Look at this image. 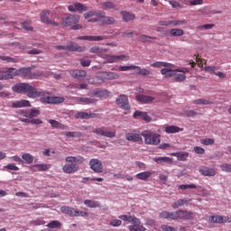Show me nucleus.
Here are the masks:
<instances>
[{
  "mask_svg": "<svg viewBox=\"0 0 231 231\" xmlns=\"http://www.w3.org/2000/svg\"><path fill=\"white\" fill-rule=\"evenodd\" d=\"M193 151L196 154H205V150L201 146H195Z\"/></svg>",
  "mask_w": 231,
  "mask_h": 231,
  "instance_id": "obj_63",
  "label": "nucleus"
},
{
  "mask_svg": "<svg viewBox=\"0 0 231 231\" xmlns=\"http://www.w3.org/2000/svg\"><path fill=\"white\" fill-rule=\"evenodd\" d=\"M78 41L98 42L104 41V36H79Z\"/></svg>",
  "mask_w": 231,
  "mask_h": 231,
  "instance_id": "obj_27",
  "label": "nucleus"
},
{
  "mask_svg": "<svg viewBox=\"0 0 231 231\" xmlns=\"http://www.w3.org/2000/svg\"><path fill=\"white\" fill-rule=\"evenodd\" d=\"M69 12H79V14H82V12H88V6L80 3H74L68 6Z\"/></svg>",
  "mask_w": 231,
  "mask_h": 231,
  "instance_id": "obj_17",
  "label": "nucleus"
},
{
  "mask_svg": "<svg viewBox=\"0 0 231 231\" xmlns=\"http://www.w3.org/2000/svg\"><path fill=\"white\" fill-rule=\"evenodd\" d=\"M185 116H189L194 118V116H198V112L194 110H188L184 112Z\"/></svg>",
  "mask_w": 231,
  "mask_h": 231,
  "instance_id": "obj_61",
  "label": "nucleus"
},
{
  "mask_svg": "<svg viewBox=\"0 0 231 231\" xmlns=\"http://www.w3.org/2000/svg\"><path fill=\"white\" fill-rule=\"evenodd\" d=\"M103 10H116V5L113 2H104L101 4Z\"/></svg>",
  "mask_w": 231,
  "mask_h": 231,
  "instance_id": "obj_40",
  "label": "nucleus"
},
{
  "mask_svg": "<svg viewBox=\"0 0 231 231\" xmlns=\"http://www.w3.org/2000/svg\"><path fill=\"white\" fill-rule=\"evenodd\" d=\"M116 104L118 107L124 109L125 111H129L131 106L129 105V98L125 95H121L116 98Z\"/></svg>",
  "mask_w": 231,
  "mask_h": 231,
  "instance_id": "obj_10",
  "label": "nucleus"
},
{
  "mask_svg": "<svg viewBox=\"0 0 231 231\" xmlns=\"http://www.w3.org/2000/svg\"><path fill=\"white\" fill-rule=\"evenodd\" d=\"M88 165L91 171L96 172V174H102V172H104V165H102V161L98 159H91Z\"/></svg>",
  "mask_w": 231,
  "mask_h": 231,
  "instance_id": "obj_8",
  "label": "nucleus"
},
{
  "mask_svg": "<svg viewBox=\"0 0 231 231\" xmlns=\"http://www.w3.org/2000/svg\"><path fill=\"white\" fill-rule=\"evenodd\" d=\"M152 68H174V65L165 61H156L151 64Z\"/></svg>",
  "mask_w": 231,
  "mask_h": 231,
  "instance_id": "obj_33",
  "label": "nucleus"
},
{
  "mask_svg": "<svg viewBox=\"0 0 231 231\" xmlns=\"http://www.w3.org/2000/svg\"><path fill=\"white\" fill-rule=\"evenodd\" d=\"M39 115H41V110H39V108H32L29 110V119L37 118Z\"/></svg>",
  "mask_w": 231,
  "mask_h": 231,
  "instance_id": "obj_45",
  "label": "nucleus"
},
{
  "mask_svg": "<svg viewBox=\"0 0 231 231\" xmlns=\"http://www.w3.org/2000/svg\"><path fill=\"white\" fill-rule=\"evenodd\" d=\"M153 162L155 163H172L171 157H154Z\"/></svg>",
  "mask_w": 231,
  "mask_h": 231,
  "instance_id": "obj_39",
  "label": "nucleus"
},
{
  "mask_svg": "<svg viewBox=\"0 0 231 231\" xmlns=\"http://www.w3.org/2000/svg\"><path fill=\"white\" fill-rule=\"evenodd\" d=\"M220 169L224 171V172H231V164L228 163H224L220 166Z\"/></svg>",
  "mask_w": 231,
  "mask_h": 231,
  "instance_id": "obj_62",
  "label": "nucleus"
},
{
  "mask_svg": "<svg viewBox=\"0 0 231 231\" xmlns=\"http://www.w3.org/2000/svg\"><path fill=\"white\" fill-rule=\"evenodd\" d=\"M16 77H23V79H26L27 80H32L33 79H39L41 75H42V72H32L31 68H22L17 69H16Z\"/></svg>",
  "mask_w": 231,
  "mask_h": 231,
  "instance_id": "obj_6",
  "label": "nucleus"
},
{
  "mask_svg": "<svg viewBox=\"0 0 231 231\" xmlns=\"http://www.w3.org/2000/svg\"><path fill=\"white\" fill-rule=\"evenodd\" d=\"M176 69H172V68H167L161 69L162 75H164L165 79H171V77L174 78V73Z\"/></svg>",
  "mask_w": 231,
  "mask_h": 231,
  "instance_id": "obj_31",
  "label": "nucleus"
},
{
  "mask_svg": "<svg viewBox=\"0 0 231 231\" xmlns=\"http://www.w3.org/2000/svg\"><path fill=\"white\" fill-rule=\"evenodd\" d=\"M178 219L182 221H188L189 219H194V212L180 209L177 211Z\"/></svg>",
  "mask_w": 231,
  "mask_h": 231,
  "instance_id": "obj_15",
  "label": "nucleus"
},
{
  "mask_svg": "<svg viewBox=\"0 0 231 231\" xmlns=\"http://www.w3.org/2000/svg\"><path fill=\"white\" fill-rule=\"evenodd\" d=\"M84 205H86V207H88V208H100V202L91 199H86L84 201Z\"/></svg>",
  "mask_w": 231,
  "mask_h": 231,
  "instance_id": "obj_35",
  "label": "nucleus"
},
{
  "mask_svg": "<svg viewBox=\"0 0 231 231\" xmlns=\"http://www.w3.org/2000/svg\"><path fill=\"white\" fill-rule=\"evenodd\" d=\"M40 19L44 24H51V26H59V23L50 20V11H42L40 14Z\"/></svg>",
  "mask_w": 231,
  "mask_h": 231,
  "instance_id": "obj_13",
  "label": "nucleus"
},
{
  "mask_svg": "<svg viewBox=\"0 0 231 231\" xmlns=\"http://www.w3.org/2000/svg\"><path fill=\"white\" fill-rule=\"evenodd\" d=\"M160 217H162V219H172L173 221H176L178 220V211H162V213H160Z\"/></svg>",
  "mask_w": 231,
  "mask_h": 231,
  "instance_id": "obj_19",
  "label": "nucleus"
},
{
  "mask_svg": "<svg viewBox=\"0 0 231 231\" xmlns=\"http://www.w3.org/2000/svg\"><path fill=\"white\" fill-rule=\"evenodd\" d=\"M149 39H152V41H156V37H152V36L141 35L139 37V41H141V42H149Z\"/></svg>",
  "mask_w": 231,
  "mask_h": 231,
  "instance_id": "obj_57",
  "label": "nucleus"
},
{
  "mask_svg": "<svg viewBox=\"0 0 231 231\" xmlns=\"http://www.w3.org/2000/svg\"><path fill=\"white\" fill-rule=\"evenodd\" d=\"M67 51H84V47L79 46L73 42H69L67 43Z\"/></svg>",
  "mask_w": 231,
  "mask_h": 231,
  "instance_id": "obj_21",
  "label": "nucleus"
},
{
  "mask_svg": "<svg viewBox=\"0 0 231 231\" xmlns=\"http://www.w3.org/2000/svg\"><path fill=\"white\" fill-rule=\"evenodd\" d=\"M172 26H181V24H187L186 20H172L171 21Z\"/></svg>",
  "mask_w": 231,
  "mask_h": 231,
  "instance_id": "obj_60",
  "label": "nucleus"
},
{
  "mask_svg": "<svg viewBox=\"0 0 231 231\" xmlns=\"http://www.w3.org/2000/svg\"><path fill=\"white\" fill-rule=\"evenodd\" d=\"M164 131L167 133V134H172L174 133H180V131H183V128H180L176 125H167L164 127Z\"/></svg>",
  "mask_w": 231,
  "mask_h": 231,
  "instance_id": "obj_32",
  "label": "nucleus"
},
{
  "mask_svg": "<svg viewBox=\"0 0 231 231\" xmlns=\"http://www.w3.org/2000/svg\"><path fill=\"white\" fill-rule=\"evenodd\" d=\"M193 104H196L197 106H210L212 104V101L208 99H196L193 100Z\"/></svg>",
  "mask_w": 231,
  "mask_h": 231,
  "instance_id": "obj_43",
  "label": "nucleus"
},
{
  "mask_svg": "<svg viewBox=\"0 0 231 231\" xmlns=\"http://www.w3.org/2000/svg\"><path fill=\"white\" fill-rule=\"evenodd\" d=\"M92 97H97V98H107L109 97V91L107 90H97L92 93Z\"/></svg>",
  "mask_w": 231,
  "mask_h": 231,
  "instance_id": "obj_37",
  "label": "nucleus"
},
{
  "mask_svg": "<svg viewBox=\"0 0 231 231\" xmlns=\"http://www.w3.org/2000/svg\"><path fill=\"white\" fill-rule=\"evenodd\" d=\"M16 69L10 68L7 70H0V80H10L16 77Z\"/></svg>",
  "mask_w": 231,
  "mask_h": 231,
  "instance_id": "obj_12",
  "label": "nucleus"
},
{
  "mask_svg": "<svg viewBox=\"0 0 231 231\" xmlns=\"http://www.w3.org/2000/svg\"><path fill=\"white\" fill-rule=\"evenodd\" d=\"M179 189L180 190H187V189H198V186L196 184H182L179 186Z\"/></svg>",
  "mask_w": 231,
  "mask_h": 231,
  "instance_id": "obj_56",
  "label": "nucleus"
},
{
  "mask_svg": "<svg viewBox=\"0 0 231 231\" xmlns=\"http://www.w3.org/2000/svg\"><path fill=\"white\" fill-rule=\"evenodd\" d=\"M70 75L74 79H78V80H80V79H84V77L88 75V72L82 69H74L70 71Z\"/></svg>",
  "mask_w": 231,
  "mask_h": 231,
  "instance_id": "obj_22",
  "label": "nucleus"
},
{
  "mask_svg": "<svg viewBox=\"0 0 231 231\" xmlns=\"http://www.w3.org/2000/svg\"><path fill=\"white\" fill-rule=\"evenodd\" d=\"M80 15L66 14L61 19V25L64 28H71V30H82V25L79 24Z\"/></svg>",
  "mask_w": 231,
  "mask_h": 231,
  "instance_id": "obj_3",
  "label": "nucleus"
},
{
  "mask_svg": "<svg viewBox=\"0 0 231 231\" xmlns=\"http://www.w3.org/2000/svg\"><path fill=\"white\" fill-rule=\"evenodd\" d=\"M162 231H176L174 226H168V225H162Z\"/></svg>",
  "mask_w": 231,
  "mask_h": 231,
  "instance_id": "obj_64",
  "label": "nucleus"
},
{
  "mask_svg": "<svg viewBox=\"0 0 231 231\" xmlns=\"http://www.w3.org/2000/svg\"><path fill=\"white\" fill-rule=\"evenodd\" d=\"M21 26L23 30H25L26 32H32L33 31V27H32L30 25V23L28 22H23L21 23Z\"/></svg>",
  "mask_w": 231,
  "mask_h": 231,
  "instance_id": "obj_55",
  "label": "nucleus"
},
{
  "mask_svg": "<svg viewBox=\"0 0 231 231\" xmlns=\"http://www.w3.org/2000/svg\"><path fill=\"white\" fill-rule=\"evenodd\" d=\"M151 176H152V172L143 171L141 173H137L135 175V178H137V180H143V181H145V180H149V178H151Z\"/></svg>",
  "mask_w": 231,
  "mask_h": 231,
  "instance_id": "obj_38",
  "label": "nucleus"
},
{
  "mask_svg": "<svg viewBox=\"0 0 231 231\" xmlns=\"http://www.w3.org/2000/svg\"><path fill=\"white\" fill-rule=\"evenodd\" d=\"M199 172L202 176H216L217 174V171L214 168H205L199 170Z\"/></svg>",
  "mask_w": 231,
  "mask_h": 231,
  "instance_id": "obj_28",
  "label": "nucleus"
},
{
  "mask_svg": "<svg viewBox=\"0 0 231 231\" xmlns=\"http://www.w3.org/2000/svg\"><path fill=\"white\" fill-rule=\"evenodd\" d=\"M100 11H89L84 14L85 19H91L92 17H98Z\"/></svg>",
  "mask_w": 231,
  "mask_h": 231,
  "instance_id": "obj_46",
  "label": "nucleus"
},
{
  "mask_svg": "<svg viewBox=\"0 0 231 231\" xmlns=\"http://www.w3.org/2000/svg\"><path fill=\"white\" fill-rule=\"evenodd\" d=\"M119 219L123 221H128V223H132V225L128 226V230L130 231H145L146 228L142 226V222L135 217L121 215L119 216Z\"/></svg>",
  "mask_w": 231,
  "mask_h": 231,
  "instance_id": "obj_4",
  "label": "nucleus"
},
{
  "mask_svg": "<svg viewBox=\"0 0 231 231\" xmlns=\"http://www.w3.org/2000/svg\"><path fill=\"white\" fill-rule=\"evenodd\" d=\"M23 160H24L25 163H27L28 165L33 163V155L30 154V153H23L22 155Z\"/></svg>",
  "mask_w": 231,
  "mask_h": 231,
  "instance_id": "obj_44",
  "label": "nucleus"
},
{
  "mask_svg": "<svg viewBox=\"0 0 231 231\" xmlns=\"http://www.w3.org/2000/svg\"><path fill=\"white\" fill-rule=\"evenodd\" d=\"M34 167H37L38 171L44 172L51 168V164H36Z\"/></svg>",
  "mask_w": 231,
  "mask_h": 231,
  "instance_id": "obj_51",
  "label": "nucleus"
},
{
  "mask_svg": "<svg viewBox=\"0 0 231 231\" xmlns=\"http://www.w3.org/2000/svg\"><path fill=\"white\" fill-rule=\"evenodd\" d=\"M21 122H23L24 124H32V125H41L42 124V120L39 118H20Z\"/></svg>",
  "mask_w": 231,
  "mask_h": 231,
  "instance_id": "obj_29",
  "label": "nucleus"
},
{
  "mask_svg": "<svg viewBox=\"0 0 231 231\" xmlns=\"http://www.w3.org/2000/svg\"><path fill=\"white\" fill-rule=\"evenodd\" d=\"M104 181V178H88V177H84L81 180V183H88V181Z\"/></svg>",
  "mask_w": 231,
  "mask_h": 231,
  "instance_id": "obj_54",
  "label": "nucleus"
},
{
  "mask_svg": "<svg viewBox=\"0 0 231 231\" xmlns=\"http://www.w3.org/2000/svg\"><path fill=\"white\" fill-rule=\"evenodd\" d=\"M171 156H175L179 162H187L189 158V152H173Z\"/></svg>",
  "mask_w": 231,
  "mask_h": 231,
  "instance_id": "obj_34",
  "label": "nucleus"
},
{
  "mask_svg": "<svg viewBox=\"0 0 231 231\" xmlns=\"http://www.w3.org/2000/svg\"><path fill=\"white\" fill-rule=\"evenodd\" d=\"M134 118L135 119H139V120H143L144 122H151V120H152V118H151V116H149V115H147L146 112H142L140 110H136L134 113Z\"/></svg>",
  "mask_w": 231,
  "mask_h": 231,
  "instance_id": "obj_18",
  "label": "nucleus"
},
{
  "mask_svg": "<svg viewBox=\"0 0 231 231\" xmlns=\"http://www.w3.org/2000/svg\"><path fill=\"white\" fill-rule=\"evenodd\" d=\"M136 100L141 104H151L154 100V97L139 94L136 96Z\"/></svg>",
  "mask_w": 231,
  "mask_h": 231,
  "instance_id": "obj_20",
  "label": "nucleus"
},
{
  "mask_svg": "<svg viewBox=\"0 0 231 231\" xmlns=\"http://www.w3.org/2000/svg\"><path fill=\"white\" fill-rule=\"evenodd\" d=\"M200 143H202V145H214L216 141L212 138H205L200 140Z\"/></svg>",
  "mask_w": 231,
  "mask_h": 231,
  "instance_id": "obj_53",
  "label": "nucleus"
},
{
  "mask_svg": "<svg viewBox=\"0 0 231 231\" xmlns=\"http://www.w3.org/2000/svg\"><path fill=\"white\" fill-rule=\"evenodd\" d=\"M223 216H212L211 217V223H223Z\"/></svg>",
  "mask_w": 231,
  "mask_h": 231,
  "instance_id": "obj_58",
  "label": "nucleus"
},
{
  "mask_svg": "<svg viewBox=\"0 0 231 231\" xmlns=\"http://www.w3.org/2000/svg\"><path fill=\"white\" fill-rule=\"evenodd\" d=\"M14 93L21 95H26L28 98H39L41 97V102L42 104H62L66 99L63 97H50V93L35 88L30 83H18L12 87Z\"/></svg>",
  "mask_w": 231,
  "mask_h": 231,
  "instance_id": "obj_1",
  "label": "nucleus"
},
{
  "mask_svg": "<svg viewBox=\"0 0 231 231\" xmlns=\"http://www.w3.org/2000/svg\"><path fill=\"white\" fill-rule=\"evenodd\" d=\"M67 138H80L82 136V133L80 132H67L65 134Z\"/></svg>",
  "mask_w": 231,
  "mask_h": 231,
  "instance_id": "obj_49",
  "label": "nucleus"
},
{
  "mask_svg": "<svg viewBox=\"0 0 231 231\" xmlns=\"http://www.w3.org/2000/svg\"><path fill=\"white\" fill-rule=\"evenodd\" d=\"M85 216H89V214L86 211L74 208V217H85Z\"/></svg>",
  "mask_w": 231,
  "mask_h": 231,
  "instance_id": "obj_52",
  "label": "nucleus"
},
{
  "mask_svg": "<svg viewBox=\"0 0 231 231\" xmlns=\"http://www.w3.org/2000/svg\"><path fill=\"white\" fill-rule=\"evenodd\" d=\"M13 107H32V103L29 100L22 99L20 101H15L12 104Z\"/></svg>",
  "mask_w": 231,
  "mask_h": 231,
  "instance_id": "obj_23",
  "label": "nucleus"
},
{
  "mask_svg": "<svg viewBox=\"0 0 231 231\" xmlns=\"http://www.w3.org/2000/svg\"><path fill=\"white\" fill-rule=\"evenodd\" d=\"M121 15H122V19H123L124 23H129V22L134 21V19H136V16L134 15V14H131L126 11H122Z\"/></svg>",
  "mask_w": 231,
  "mask_h": 231,
  "instance_id": "obj_24",
  "label": "nucleus"
},
{
  "mask_svg": "<svg viewBox=\"0 0 231 231\" xmlns=\"http://www.w3.org/2000/svg\"><path fill=\"white\" fill-rule=\"evenodd\" d=\"M141 135L144 138L145 145H160L162 143V135L151 130L143 131Z\"/></svg>",
  "mask_w": 231,
  "mask_h": 231,
  "instance_id": "obj_5",
  "label": "nucleus"
},
{
  "mask_svg": "<svg viewBox=\"0 0 231 231\" xmlns=\"http://www.w3.org/2000/svg\"><path fill=\"white\" fill-rule=\"evenodd\" d=\"M96 79L97 80L98 84H102V82L107 80L106 71L97 73V75L96 76Z\"/></svg>",
  "mask_w": 231,
  "mask_h": 231,
  "instance_id": "obj_47",
  "label": "nucleus"
},
{
  "mask_svg": "<svg viewBox=\"0 0 231 231\" xmlns=\"http://www.w3.org/2000/svg\"><path fill=\"white\" fill-rule=\"evenodd\" d=\"M185 73H189L188 68H182V69H175L173 79L175 82H183L185 79H187V76H185Z\"/></svg>",
  "mask_w": 231,
  "mask_h": 231,
  "instance_id": "obj_11",
  "label": "nucleus"
},
{
  "mask_svg": "<svg viewBox=\"0 0 231 231\" xmlns=\"http://www.w3.org/2000/svg\"><path fill=\"white\" fill-rule=\"evenodd\" d=\"M77 101L79 104H95L97 99L89 98V97H78Z\"/></svg>",
  "mask_w": 231,
  "mask_h": 231,
  "instance_id": "obj_41",
  "label": "nucleus"
},
{
  "mask_svg": "<svg viewBox=\"0 0 231 231\" xmlns=\"http://www.w3.org/2000/svg\"><path fill=\"white\" fill-rule=\"evenodd\" d=\"M48 123L51 124V127H53L54 129H68V126L66 125H62L55 119H49Z\"/></svg>",
  "mask_w": 231,
  "mask_h": 231,
  "instance_id": "obj_30",
  "label": "nucleus"
},
{
  "mask_svg": "<svg viewBox=\"0 0 231 231\" xmlns=\"http://www.w3.org/2000/svg\"><path fill=\"white\" fill-rule=\"evenodd\" d=\"M48 228H60L62 224L58 220H52L47 225Z\"/></svg>",
  "mask_w": 231,
  "mask_h": 231,
  "instance_id": "obj_50",
  "label": "nucleus"
},
{
  "mask_svg": "<svg viewBox=\"0 0 231 231\" xmlns=\"http://www.w3.org/2000/svg\"><path fill=\"white\" fill-rule=\"evenodd\" d=\"M169 172H165V173H161L160 175H159V180H160V181H161V183H167V180H168V178H169Z\"/></svg>",
  "mask_w": 231,
  "mask_h": 231,
  "instance_id": "obj_59",
  "label": "nucleus"
},
{
  "mask_svg": "<svg viewBox=\"0 0 231 231\" xmlns=\"http://www.w3.org/2000/svg\"><path fill=\"white\" fill-rule=\"evenodd\" d=\"M92 133H94V134H98V136H105V138H115V136H116V131H109L106 126L96 128Z\"/></svg>",
  "mask_w": 231,
  "mask_h": 231,
  "instance_id": "obj_7",
  "label": "nucleus"
},
{
  "mask_svg": "<svg viewBox=\"0 0 231 231\" xmlns=\"http://www.w3.org/2000/svg\"><path fill=\"white\" fill-rule=\"evenodd\" d=\"M185 32L182 29H171L170 34L172 37H181V35H184Z\"/></svg>",
  "mask_w": 231,
  "mask_h": 231,
  "instance_id": "obj_42",
  "label": "nucleus"
},
{
  "mask_svg": "<svg viewBox=\"0 0 231 231\" xmlns=\"http://www.w3.org/2000/svg\"><path fill=\"white\" fill-rule=\"evenodd\" d=\"M125 138L128 142H134V143H143V138H142V134L132 132L125 134Z\"/></svg>",
  "mask_w": 231,
  "mask_h": 231,
  "instance_id": "obj_14",
  "label": "nucleus"
},
{
  "mask_svg": "<svg viewBox=\"0 0 231 231\" xmlns=\"http://www.w3.org/2000/svg\"><path fill=\"white\" fill-rule=\"evenodd\" d=\"M106 76V80H116V79H120V75L116 74V72H107L105 71Z\"/></svg>",
  "mask_w": 231,
  "mask_h": 231,
  "instance_id": "obj_48",
  "label": "nucleus"
},
{
  "mask_svg": "<svg viewBox=\"0 0 231 231\" xmlns=\"http://www.w3.org/2000/svg\"><path fill=\"white\" fill-rule=\"evenodd\" d=\"M120 60L127 61L129 60V56L122 54V55H112V56L106 57V62L108 64H115V62H120Z\"/></svg>",
  "mask_w": 231,
  "mask_h": 231,
  "instance_id": "obj_16",
  "label": "nucleus"
},
{
  "mask_svg": "<svg viewBox=\"0 0 231 231\" xmlns=\"http://www.w3.org/2000/svg\"><path fill=\"white\" fill-rule=\"evenodd\" d=\"M192 201V199H180L178 201L171 204L172 208H180L183 207V205H189Z\"/></svg>",
  "mask_w": 231,
  "mask_h": 231,
  "instance_id": "obj_25",
  "label": "nucleus"
},
{
  "mask_svg": "<svg viewBox=\"0 0 231 231\" xmlns=\"http://www.w3.org/2000/svg\"><path fill=\"white\" fill-rule=\"evenodd\" d=\"M97 15L98 18L101 19V23H99L100 26H111V24H115V23H116L115 17L106 16V13L103 11H99Z\"/></svg>",
  "mask_w": 231,
  "mask_h": 231,
  "instance_id": "obj_9",
  "label": "nucleus"
},
{
  "mask_svg": "<svg viewBox=\"0 0 231 231\" xmlns=\"http://www.w3.org/2000/svg\"><path fill=\"white\" fill-rule=\"evenodd\" d=\"M62 214H67V216H70V217H74L75 208L68 206H63L60 208Z\"/></svg>",
  "mask_w": 231,
  "mask_h": 231,
  "instance_id": "obj_36",
  "label": "nucleus"
},
{
  "mask_svg": "<svg viewBox=\"0 0 231 231\" xmlns=\"http://www.w3.org/2000/svg\"><path fill=\"white\" fill-rule=\"evenodd\" d=\"M65 162L70 164H65L62 171L65 174H75L80 169L79 165H82L86 160L82 156H68Z\"/></svg>",
  "mask_w": 231,
  "mask_h": 231,
  "instance_id": "obj_2",
  "label": "nucleus"
},
{
  "mask_svg": "<svg viewBox=\"0 0 231 231\" xmlns=\"http://www.w3.org/2000/svg\"><path fill=\"white\" fill-rule=\"evenodd\" d=\"M97 114H89L88 112H78L75 115V118H81L82 120H89V118H95Z\"/></svg>",
  "mask_w": 231,
  "mask_h": 231,
  "instance_id": "obj_26",
  "label": "nucleus"
}]
</instances>
